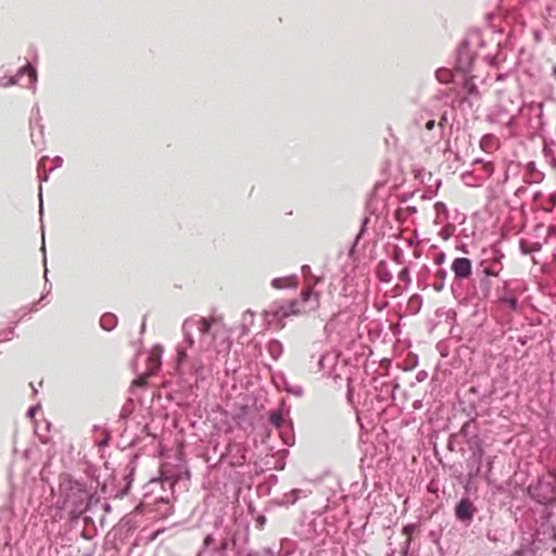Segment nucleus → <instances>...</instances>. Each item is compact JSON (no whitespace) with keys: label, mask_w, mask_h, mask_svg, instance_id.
I'll use <instances>...</instances> for the list:
<instances>
[{"label":"nucleus","mask_w":556,"mask_h":556,"mask_svg":"<svg viewBox=\"0 0 556 556\" xmlns=\"http://www.w3.org/2000/svg\"><path fill=\"white\" fill-rule=\"evenodd\" d=\"M302 274L305 278L306 287L301 292V298L292 301H282L274 303L266 311V319L269 324H277V327L283 328V319L291 315L304 314L318 307L319 295L314 292V287L318 279L312 275L308 265L302 266Z\"/></svg>","instance_id":"nucleus-1"},{"label":"nucleus","mask_w":556,"mask_h":556,"mask_svg":"<svg viewBox=\"0 0 556 556\" xmlns=\"http://www.w3.org/2000/svg\"><path fill=\"white\" fill-rule=\"evenodd\" d=\"M91 498V490L86 482L76 480L68 473L60 476L58 505L73 518L80 517L89 508Z\"/></svg>","instance_id":"nucleus-2"},{"label":"nucleus","mask_w":556,"mask_h":556,"mask_svg":"<svg viewBox=\"0 0 556 556\" xmlns=\"http://www.w3.org/2000/svg\"><path fill=\"white\" fill-rule=\"evenodd\" d=\"M502 250L493 244L483 249L473 270V283L483 300L490 299L493 290V278H497L504 269Z\"/></svg>","instance_id":"nucleus-3"},{"label":"nucleus","mask_w":556,"mask_h":556,"mask_svg":"<svg viewBox=\"0 0 556 556\" xmlns=\"http://www.w3.org/2000/svg\"><path fill=\"white\" fill-rule=\"evenodd\" d=\"M182 334L184 340L177 348V363L179 365L187 361L188 348H198L205 351L212 344L211 323L204 317L187 318L182 324Z\"/></svg>","instance_id":"nucleus-4"},{"label":"nucleus","mask_w":556,"mask_h":556,"mask_svg":"<svg viewBox=\"0 0 556 556\" xmlns=\"http://www.w3.org/2000/svg\"><path fill=\"white\" fill-rule=\"evenodd\" d=\"M486 49V35L478 29L470 30L456 52L455 70L463 74H471Z\"/></svg>","instance_id":"nucleus-5"},{"label":"nucleus","mask_w":556,"mask_h":556,"mask_svg":"<svg viewBox=\"0 0 556 556\" xmlns=\"http://www.w3.org/2000/svg\"><path fill=\"white\" fill-rule=\"evenodd\" d=\"M543 102H531L530 104L519 106L517 112L514 113L504 104H498L486 115V122L513 128L516 125V119L519 114L527 111L529 114H536L538 117L541 118L543 115Z\"/></svg>","instance_id":"nucleus-6"},{"label":"nucleus","mask_w":556,"mask_h":556,"mask_svg":"<svg viewBox=\"0 0 556 556\" xmlns=\"http://www.w3.org/2000/svg\"><path fill=\"white\" fill-rule=\"evenodd\" d=\"M523 292L521 282L518 280H504L501 288L496 290V302L501 307L510 312L519 311V296Z\"/></svg>","instance_id":"nucleus-7"},{"label":"nucleus","mask_w":556,"mask_h":556,"mask_svg":"<svg viewBox=\"0 0 556 556\" xmlns=\"http://www.w3.org/2000/svg\"><path fill=\"white\" fill-rule=\"evenodd\" d=\"M486 35V49L483 52L482 60L491 66L497 67L506 60V53L502 50L501 34L493 31L484 33Z\"/></svg>","instance_id":"nucleus-8"},{"label":"nucleus","mask_w":556,"mask_h":556,"mask_svg":"<svg viewBox=\"0 0 556 556\" xmlns=\"http://www.w3.org/2000/svg\"><path fill=\"white\" fill-rule=\"evenodd\" d=\"M451 270L454 275L452 290L460 286L463 281L468 280L473 275L472 263L468 257H456L451 264Z\"/></svg>","instance_id":"nucleus-9"},{"label":"nucleus","mask_w":556,"mask_h":556,"mask_svg":"<svg viewBox=\"0 0 556 556\" xmlns=\"http://www.w3.org/2000/svg\"><path fill=\"white\" fill-rule=\"evenodd\" d=\"M37 81V71L29 63L25 64L14 76H10L8 85H20L33 88Z\"/></svg>","instance_id":"nucleus-10"},{"label":"nucleus","mask_w":556,"mask_h":556,"mask_svg":"<svg viewBox=\"0 0 556 556\" xmlns=\"http://www.w3.org/2000/svg\"><path fill=\"white\" fill-rule=\"evenodd\" d=\"M268 421L271 426H274L282 438L285 444L291 446L294 443V438L292 434H287V430L291 428V424L287 422L283 418L281 410H271L269 412Z\"/></svg>","instance_id":"nucleus-11"},{"label":"nucleus","mask_w":556,"mask_h":556,"mask_svg":"<svg viewBox=\"0 0 556 556\" xmlns=\"http://www.w3.org/2000/svg\"><path fill=\"white\" fill-rule=\"evenodd\" d=\"M477 513V508L469 497H463L455 506V517L465 526H469Z\"/></svg>","instance_id":"nucleus-12"},{"label":"nucleus","mask_w":556,"mask_h":556,"mask_svg":"<svg viewBox=\"0 0 556 556\" xmlns=\"http://www.w3.org/2000/svg\"><path fill=\"white\" fill-rule=\"evenodd\" d=\"M544 179V173L536 168L534 162H528L525 167L523 180L526 184H539Z\"/></svg>","instance_id":"nucleus-13"},{"label":"nucleus","mask_w":556,"mask_h":556,"mask_svg":"<svg viewBox=\"0 0 556 556\" xmlns=\"http://www.w3.org/2000/svg\"><path fill=\"white\" fill-rule=\"evenodd\" d=\"M473 164H480L481 168L477 175H479L480 178H482V181L484 182L488 178H490L495 169L494 163L490 161H483L481 159H476L473 161Z\"/></svg>","instance_id":"nucleus-14"},{"label":"nucleus","mask_w":556,"mask_h":556,"mask_svg":"<svg viewBox=\"0 0 556 556\" xmlns=\"http://www.w3.org/2000/svg\"><path fill=\"white\" fill-rule=\"evenodd\" d=\"M498 147V141L496 137L492 134H486L482 136L480 140V148L486 153L494 152Z\"/></svg>","instance_id":"nucleus-15"},{"label":"nucleus","mask_w":556,"mask_h":556,"mask_svg":"<svg viewBox=\"0 0 556 556\" xmlns=\"http://www.w3.org/2000/svg\"><path fill=\"white\" fill-rule=\"evenodd\" d=\"M397 278H399V280L401 282L404 283V286L403 287L400 286V285L395 286L394 287V295L401 294L403 292V290H405L409 286V283H410V274H409L408 267H403L400 270V273L397 275Z\"/></svg>","instance_id":"nucleus-16"},{"label":"nucleus","mask_w":556,"mask_h":556,"mask_svg":"<svg viewBox=\"0 0 556 556\" xmlns=\"http://www.w3.org/2000/svg\"><path fill=\"white\" fill-rule=\"evenodd\" d=\"M298 278L296 276H288L283 278H275L271 281V286L276 289H282V288H294L296 287Z\"/></svg>","instance_id":"nucleus-17"},{"label":"nucleus","mask_w":556,"mask_h":556,"mask_svg":"<svg viewBox=\"0 0 556 556\" xmlns=\"http://www.w3.org/2000/svg\"><path fill=\"white\" fill-rule=\"evenodd\" d=\"M266 350L274 361H277L283 352V346L277 339H271L267 342Z\"/></svg>","instance_id":"nucleus-18"},{"label":"nucleus","mask_w":556,"mask_h":556,"mask_svg":"<svg viewBox=\"0 0 556 556\" xmlns=\"http://www.w3.org/2000/svg\"><path fill=\"white\" fill-rule=\"evenodd\" d=\"M172 509L173 507L168 500L160 497L159 500L155 501V511L160 517H167L168 515L172 514Z\"/></svg>","instance_id":"nucleus-19"},{"label":"nucleus","mask_w":556,"mask_h":556,"mask_svg":"<svg viewBox=\"0 0 556 556\" xmlns=\"http://www.w3.org/2000/svg\"><path fill=\"white\" fill-rule=\"evenodd\" d=\"M446 276H447V271L445 269H443V268H439L434 273L432 288L437 292H440V291H442L444 289Z\"/></svg>","instance_id":"nucleus-20"},{"label":"nucleus","mask_w":556,"mask_h":556,"mask_svg":"<svg viewBox=\"0 0 556 556\" xmlns=\"http://www.w3.org/2000/svg\"><path fill=\"white\" fill-rule=\"evenodd\" d=\"M469 77L465 78L463 84L464 91L470 97H479V90L473 79L477 77L475 74H468Z\"/></svg>","instance_id":"nucleus-21"},{"label":"nucleus","mask_w":556,"mask_h":556,"mask_svg":"<svg viewBox=\"0 0 556 556\" xmlns=\"http://www.w3.org/2000/svg\"><path fill=\"white\" fill-rule=\"evenodd\" d=\"M337 362V356L331 353L321 354L318 358V367L320 370H325L327 368L331 369Z\"/></svg>","instance_id":"nucleus-22"},{"label":"nucleus","mask_w":556,"mask_h":556,"mask_svg":"<svg viewBox=\"0 0 556 556\" xmlns=\"http://www.w3.org/2000/svg\"><path fill=\"white\" fill-rule=\"evenodd\" d=\"M191 370H192V374L195 377V381L197 382L199 380H204L205 379V377H206V369H205V367L203 366L202 362L199 358L192 361Z\"/></svg>","instance_id":"nucleus-23"},{"label":"nucleus","mask_w":556,"mask_h":556,"mask_svg":"<svg viewBox=\"0 0 556 556\" xmlns=\"http://www.w3.org/2000/svg\"><path fill=\"white\" fill-rule=\"evenodd\" d=\"M462 180L466 186L477 187L483 184L482 178L473 172H466L462 175Z\"/></svg>","instance_id":"nucleus-24"},{"label":"nucleus","mask_w":556,"mask_h":556,"mask_svg":"<svg viewBox=\"0 0 556 556\" xmlns=\"http://www.w3.org/2000/svg\"><path fill=\"white\" fill-rule=\"evenodd\" d=\"M117 324V318L114 314L106 313L100 319V325L104 330H112Z\"/></svg>","instance_id":"nucleus-25"},{"label":"nucleus","mask_w":556,"mask_h":556,"mask_svg":"<svg viewBox=\"0 0 556 556\" xmlns=\"http://www.w3.org/2000/svg\"><path fill=\"white\" fill-rule=\"evenodd\" d=\"M377 276L381 282H390L393 279L392 273L387 268L383 262L378 265Z\"/></svg>","instance_id":"nucleus-26"},{"label":"nucleus","mask_w":556,"mask_h":556,"mask_svg":"<svg viewBox=\"0 0 556 556\" xmlns=\"http://www.w3.org/2000/svg\"><path fill=\"white\" fill-rule=\"evenodd\" d=\"M214 543H215V538L213 536V534H207L203 540V547L201 551H205L206 556H210L214 552V549L223 546L225 543L227 544L226 541H223L220 545L214 546L212 549H208L211 546L214 545Z\"/></svg>","instance_id":"nucleus-27"},{"label":"nucleus","mask_w":556,"mask_h":556,"mask_svg":"<svg viewBox=\"0 0 556 556\" xmlns=\"http://www.w3.org/2000/svg\"><path fill=\"white\" fill-rule=\"evenodd\" d=\"M429 276L430 269L428 266L424 265L417 276V283L419 288L426 289L428 287L427 279Z\"/></svg>","instance_id":"nucleus-28"},{"label":"nucleus","mask_w":556,"mask_h":556,"mask_svg":"<svg viewBox=\"0 0 556 556\" xmlns=\"http://www.w3.org/2000/svg\"><path fill=\"white\" fill-rule=\"evenodd\" d=\"M134 408H135L134 401L131 399L127 400L121 409L119 418L127 419L132 414Z\"/></svg>","instance_id":"nucleus-29"},{"label":"nucleus","mask_w":556,"mask_h":556,"mask_svg":"<svg viewBox=\"0 0 556 556\" xmlns=\"http://www.w3.org/2000/svg\"><path fill=\"white\" fill-rule=\"evenodd\" d=\"M435 76L440 83L447 84L452 79V72L446 68H439Z\"/></svg>","instance_id":"nucleus-30"},{"label":"nucleus","mask_w":556,"mask_h":556,"mask_svg":"<svg viewBox=\"0 0 556 556\" xmlns=\"http://www.w3.org/2000/svg\"><path fill=\"white\" fill-rule=\"evenodd\" d=\"M370 218L369 217H365L362 222V227H361V230L359 232L357 233L355 240H354V243L350 250V255L354 252V249L356 247V244L358 243V241L361 240V238L364 236L365 231H366V228H367V225L369 223Z\"/></svg>","instance_id":"nucleus-31"},{"label":"nucleus","mask_w":556,"mask_h":556,"mask_svg":"<svg viewBox=\"0 0 556 556\" xmlns=\"http://www.w3.org/2000/svg\"><path fill=\"white\" fill-rule=\"evenodd\" d=\"M300 493V489H293L291 492L285 494V501L289 504H294L299 500Z\"/></svg>","instance_id":"nucleus-32"},{"label":"nucleus","mask_w":556,"mask_h":556,"mask_svg":"<svg viewBox=\"0 0 556 556\" xmlns=\"http://www.w3.org/2000/svg\"><path fill=\"white\" fill-rule=\"evenodd\" d=\"M254 313L250 309L245 311L242 316V325L243 328H248V326L253 324Z\"/></svg>","instance_id":"nucleus-33"},{"label":"nucleus","mask_w":556,"mask_h":556,"mask_svg":"<svg viewBox=\"0 0 556 556\" xmlns=\"http://www.w3.org/2000/svg\"><path fill=\"white\" fill-rule=\"evenodd\" d=\"M543 153L545 157L551 156V165L556 168V157L553 155V151L551 148H548L546 144L543 148Z\"/></svg>","instance_id":"nucleus-34"},{"label":"nucleus","mask_w":556,"mask_h":556,"mask_svg":"<svg viewBox=\"0 0 556 556\" xmlns=\"http://www.w3.org/2000/svg\"><path fill=\"white\" fill-rule=\"evenodd\" d=\"M48 157H41V160L39 161V164H38V176L41 180H47L48 179V175L45 174L42 175L41 172L43 170L45 166H46V162H47Z\"/></svg>","instance_id":"nucleus-35"},{"label":"nucleus","mask_w":556,"mask_h":556,"mask_svg":"<svg viewBox=\"0 0 556 556\" xmlns=\"http://www.w3.org/2000/svg\"><path fill=\"white\" fill-rule=\"evenodd\" d=\"M519 248H520V252L523 254V255H528L531 253V249H530V244L527 240L525 239H521L519 241Z\"/></svg>","instance_id":"nucleus-36"},{"label":"nucleus","mask_w":556,"mask_h":556,"mask_svg":"<svg viewBox=\"0 0 556 556\" xmlns=\"http://www.w3.org/2000/svg\"><path fill=\"white\" fill-rule=\"evenodd\" d=\"M416 530V525L415 523H408V525H405L402 529V532L403 534L405 535H410L415 532Z\"/></svg>","instance_id":"nucleus-37"},{"label":"nucleus","mask_w":556,"mask_h":556,"mask_svg":"<svg viewBox=\"0 0 556 556\" xmlns=\"http://www.w3.org/2000/svg\"><path fill=\"white\" fill-rule=\"evenodd\" d=\"M13 334V328L2 329V342L11 340Z\"/></svg>","instance_id":"nucleus-38"},{"label":"nucleus","mask_w":556,"mask_h":556,"mask_svg":"<svg viewBox=\"0 0 556 556\" xmlns=\"http://www.w3.org/2000/svg\"><path fill=\"white\" fill-rule=\"evenodd\" d=\"M287 392L301 396L303 394V389L300 386L287 387Z\"/></svg>","instance_id":"nucleus-39"},{"label":"nucleus","mask_w":556,"mask_h":556,"mask_svg":"<svg viewBox=\"0 0 556 556\" xmlns=\"http://www.w3.org/2000/svg\"><path fill=\"white\" fill-rule=\"evenodd\" d=\"M473 424V420H470V421H467L463 425L462 429H460V433L464 435V437H467L468 435V432H469V428L471 427V425Z\"/></svg>","instance_id":"nucleus-40"},{"label":"nucleus","mask_w":556,"mask_h":556,"mask_svg":"<svg viewBox=\"0 0 556 556\" xmlns=\"http://www.w3.org/2000/svg\"><path fill=\"white\" fill-rule=\"evenodd\" d=\"M445 261V254L443 252H440V253H437L435 256H434V263L437 265H441L443 264V262Z\"/></svg>","instance_id":"nucleus-41"},{"label":"nucleus","mask_w":556,"mask_h":556,"mask_svg":"<svg viewBox=\"0 0 556 556\" xmlns=\"http://www.w3.org/2000/svg\"><path fill=\"white\" fill-rule=\"evenodd\" d=\"M479 472H480V459L478 460V464H477L476 468L475 469H472V468L470 469V471L468 473L469 478L471 479L473 477H477L479 475Z\"/></svg>","instance_id":"nucleus-42"},{"label":"nucleus","mask_w":556,"mask_h":556,"mask_svg":"<svg viewBox=\"0 0 556 556\" xmlns=\"http://www.w3.org/2000/svg\"><path fill=\"white\" fill-rule=\"evenodd\" d=\"M426 378H427V372H426L425 370H420V371H418V372H417V375H416V380H417L418 382L424 381Z\"/></svg>","instance_id":"nucleus-43"},{"label":"nucleus","mask_w":556,"mask_h":556,"mask_svg":"<svg viewBox=\"0 0 556 556\" xmlns=\"http://www.w3.org/2000/svg\"><path fill=\"white\" fill-rule=\"evenodd\" d=\"M62 162H63L62 157L56 156L53 160L54 165L50 168V170H53L54 168L60 167L62 165Z\"/></svg>","instance_id":"nucleus-44"},{"label":"nucleus","mask_w":556,"mask_h":556,"mask_svg":"<svg viewBox=\"0 0 556 556\" xmlns=\"http://www.w3.org/2000/svg\"><path fill=\"white\" fill-rule=\"evenodd\" d=\"M435 210L438 213L442 212V211H446V206L444 203L442 202H437L435 205H434Z\"/></svg>","instance_id":"nucleus-45"},{"label":"nucleus","mask_w":556,"mask_h":556,"mask_svg":"<svg viewBox=\"0 0 556 556\" xmlns=\"http://www.w3.org/2000/svg\"><path fill=\"white\" fill-rule=\"evenodd\" d=\"M434 126H435V121L434 119L427 121V123L425 125L426 129H428V130H432L434 128Z\"/></svg>","instance_id":"nucleus-46"},{"label":"nucleus","mask_w":556,"mask_h":556,"mask_svg":"<svg viewBox=\"0 0 556 556\" xmlns=\"http://www.w3.org/2000/svg\"><path fill=\"white\" fill-rule=\"evenodd\" d=\"M531 253L538 252L541 250V244L539 242H534L530 244Z\"/></svg>","instance_id":"nucleus-47"},{"label":"nucleus","mask_w":556,"mask_h":556,"mask_svg":"<svg viewBox=\"0 0 556 556\" xmlns=\"http://www.w3.org/2000/svg\"><path fill=\"white\" fill-rule=\"evenodd\" d=\"M36 409H37L36 406L29 407L28 410H27V416L28 417H33L35 415V413H36Z\"/></svg>","instance_id":"nucleus-48"},{"label":"nucleus","mask_w":556,"mask_h":556,"mask_svg":"<svg viewBox=\"0 0 556 556\" xmlns=\"http://www.w3.org/2000/svg\"><path fill=\"white\" fill-rule=\"evenodd\" d=\"M492 466H493V459L491 457H488V462H486L488 472H491Z\"/></svg>","instance_id":"nucleus-49"},{"label":"nucleus","mask_w":556,"mask_h":556,"mask_svg":"<svg viewBox=\"0 0 556 556\" xmlns=\"http://www.w3.org/2000/svg\"><path fill=\"white\" fill-rule=\"evenodd\" d=\"M508 178H509L508 169H506V170H505V173H504V176H503V180H502V182H503V184L507 182Z\"/></svg>","instance_id":"nucleus-50"},{"label":"nucleus","mask_w":556,"mask_h":556,"mask_svg":"<svg viewBox=\"0 0 556 556\" xmlns=\"http://www.w3.org/2000/svg\"><path fill=\"white\" fill-rule=\"evenodd\" d=\"M445 122H446V117H445V116H443V117L441 118V121L439 122V126H440V128H441V129H443V127H444V123H445Z\"/></svg>","instance_id":"nucleus-51"},{"label":"nucleus","mask_w":556,"mask_h":556,"mask_svg":"<svg viewBox=\"0 0 556 556\" xmlns=\"http://www.w3.org/2000/svg\"><path fill=\"white\" fill-rule=\"evenodd\" d=\"M109 440H110V437L106 435L101 442H100V445H108L109 443Z\"/></svg>","instance_id":"nucleus-52"},{"label":"nucleus","mask_w":556,"mask_h":556,"mask_svg":"<svg viewBox=\"0 0 556 556\" xmlns=\"http://www.w3.org/2000/svg\"><path fill=\"white\" fill-rule=\"evenodd\" d=\"M27 312H23L22 315L18 316L17 320L15 323H17L18 320H21L24 316H26Z\"/></svg>","instance_id":"nucleus-53"},{"label":"nucleus","mask_w":556,"mask_h":556,"mask_svg":"<svg viewBox=\"0 0 556 556\" xmlns=\"http://www.w3.org/2000/svg\"><path fill=\"white\" fill-rule=\"evenodd\" d=\"M104 509L110 510V505L108 503L104 504Z\"/></svg>","instance_id":"nucleus-54"},{"label":"nucleus","mask_w":556,"mask_h":556,"mask_svg":"<svg viewBox=\"0 0 556 556\" xmlns=\"http://www.w3.org/2000/svg\"><path fill=\"white\" fill-rule=\"evenodd\" d=\"M553 75L556 77V65L553 67Z\"/></svg>","instance_id":"nucleus-55"},{"label":"nucleus","mask_w":556,"mask_h":556,"mask_svg":"<svg viewBox=\"0 0 556 556\" xmlns=\"http://www.w3.org/2000/svg\"><path fill=\"white\" fill-rule=\"evenodd\" d=\"M42 208H43V205H42V201L40 200V212H42Z\"/></svg>","instance_id":"nucleus-56"},{"label":"nucleus","mask_w":556,"mask_h":556,"mask_svg":"<svg viewBox=\"0 0 556 556\" xmlns=\"http://www.w3.org/2000/svg\"><path fill=\"white\" fill-rule=\"evenodd\" d=\"M41 250H42L43 252L46 251L45 242L42 243Z\"/></svg>","instance_id":"nucleus-57"},{"label":"nucleus","mask_w":556,"mask_h":556,"mask_svg":"<svg viewBox=\"0 0 556 556\" xmlns=\"http://www.w3.org/2000/svg\"><path fill=\"white\" fill-rule=\"evenodd\" d=\"M30 387L33 388L34 393H36L37 389L34 388L33 383H30Z\"/></svg>","instance_id":"nucleus-58"},{"label":"nucleus","mask_w":556,"mask_h":556,"mask_svg":"<svg viewBox=\"0 0 556 556\" xmlns=\"http://www.w3.org/2000/svg\"><path fill=\"white\" fill-rule=\"evenodd\" d=\"M47 273H48V269L46 268V269H45V278H47ZM47 280H48V279H46V281H47Z\"/></svg>","instance_id":"nucleus-59"},{"label":"nucleus","mask_w":556,"mask_h":556,"mask_svg":"<svg viewBox=\"0 0 556 556\" xmlns=\"http://www.w3.org/2000/svg\"><path fill=\"white\" fill-rule=\"evenodd\" d=\"M83 556H92L91 553L84 554Z\"/></svg>","instance_id":"nucleus-60"},{"label":"nucleus","mask_w":556,"mask_h":556,"mask_svg":"<svg viewBox=\"0 0 556 556\" xmlns=\"http://www.w3.org/2000/svg\"><path fill=\"white\" fill-rule=\"evenodd\" d=\"M248 556H252L251 554H249Z\"/></svg>","instance_id":"nucleus-61"}]
</instances>
